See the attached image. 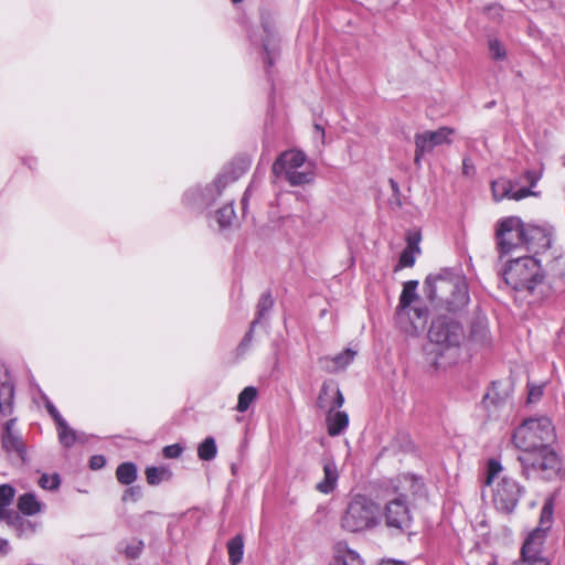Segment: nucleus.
<instances>
[{"label":"nucleus","mask_w":565,"mask_h":565,"mask_svg":"<svg viewBox=\"0 0 565 565\" xmlns=\"http://www.w3.org/2000/svg\"><path fill=\"white\" fill-rule=\"evenodd\" d=\"M554 438V426L551 419L544 416L525 419L512 436L513 444L522 452L547 446Z\"/></svg>","instance_id":"6e6552de"},{"label":"nucleus","mask_w":565,"mask_h":565,"mask_svg":"<svg viewBox=\"0 0 565 565\" xmlns=\"http://www.w3.org/2000/svg\"><path fill=\"white\" fill-rule=\"evenodd\" d=\"M344 403V397L333 381H326L319 392L317 405L326 413L339 409Z\"/></svg>","instance_id":"4468645a"},{"label":"nucleus","mask_w":565,"mask_h":565,"mask_svg":"<svg viewBox=\"0 0 565 565\" xmlns=\"http://www.w3.org/2000/svg\"><path fill=\"white\" fill-rule=\"evenodd\" d=\"M257 397V388L254 386H247L245 387L239 394H238V401L236 409L239 413L246 412L249 406L254 403V401Z\"/></svg>","instance_id":"cd10ccee"},{"label":"nucleus","mask_w":565,"mask_h":565,"mask_svg":"<svg viewBox=\"0 0 565 565\" xmlns=\"http://www.w3.org/2000/svg\"><path fill=\"white\" fill-rule=\"evenodd\" d=\"M415 252H419L417 243L408 239L407 247L401 254L398 266L412 267L415 264Z\"/></svg>","instance_id":"2f4dec72"},{"label":"nucleus","mask_w":565,"mask_h":565,"mask_svg":"<svg viewBox=\"0 0 565 565\" xmlns=\"http://www.w3.org/2000/svg\"><path fill=\"white\" fill-rule=\"evenodd\" d=\"M386 524L390 527L404 530L411 524V513L406 502V494L399 493L396 498L390 500L384 511Z\"/></svg>","instance_id":"ddd939ff"},{"label":"nucleus","mask_w":565,"mask_h":565,"mask_svg":"<svg viewBox=\"0 0 565 565\" xmlns=\"http://www.w3.org/2000/svg\"><path fill=\"white\" fill-rule=\"evenodd\" d=\"M497 244L500 253L510 254L524 249L539 254L551 247L550 235L541 227L526 225L518 216L500 220L495 230Z\"/></svg>","instance_id":"f257e3e1"},{"label":"nucleus","mask_w":565,"mask_h":565,"mask_svg":"<svg viewBox=\"0 0 565 565\" xmlns=\"http://www.w3.org/2000/svg\"><path fill=\"white\" fill-rule=\"evenodd\" d=\"M381 515L380 505L371 498L362 494L352 497L342 516L341 527L347 532L356 533L374 527Z\"/></svg>","instance_id":"423d86ee"},{"label":"nucleus","mask_w":565,"mask_h":565,"mask_svg":"<svg viewBox=\"0 0 565 565\" xmlns=\"http://www.w3.org/2000/svg\"><path fill=\"white\" fill-rule=\"evenodd\" d=\"M273 305H274V300L269 294H264L260 297L258 305H257V319H255L252 322V328H254L256 326V323H258L262 320V318L271 309ZM250 330H253V329H250ZM250 337H252V331H249L246 334L244 342H248L250 340Z\"/></svg>","instance_id":"bb28decb"},{"label":"nucleus","mask_w":565,"mask_h":565,"mask_svg":"<svg viewBox=\"0 0 565 565\" xmlns=\"http://www.w3.org/2000/svg\"><path fill=\"white\" fill-rule=\"evenodd\" d=\"M552 516H553V502L550 499L545 502V504L542 508L540 526H537L535 529V530L543 531V540L545 539L546 531L551 527Z\"/></svg>","instance_id":"473e14b6"},{"label":"nucleus","mask_w":565,"mask_h":565,"mask_svg":"<svg viewBox=\"0 0 565 565\" xmlns=\"http://www.w3.org/2000/svg\"><path fill=\"white\" fill-rule=\"evenodd\" d=\"M228 561L231 565H237L242 562L244 555V540L237 534L227 543Z\"/></svg>","instance_id":"b1692460"},{"label":"nucleus","mask_w":565,"mask_h":565,"mask_svg":"<svg viewBox=\"0 0 565 565\" xmlns=\"http://www.w3.org/2000/svg\"><path fill=\"white\" fill-rule=\"evenodd\" d=\"M326 423L328 434L332 437L339 436L349 425V415L345 412L335 409L327 413Z\"/></svg>","instance_id":"aec40b11"},{"label":"nucleus","mask_w":565,"mask_h":565,"mask_svg":"<svg viewBox=\"0 0 565 565\" xmlns=\"http://www.w3.org/2000/svg\"><path fill=\"white\" fill-rule=\"evenodd\" d=\"M403 479V482L409 484L414 492L420 488L419 481L413 476H405Z\"/></svg>","instance_id":"de8ad7c7"},{"label":"nucleus","mask_w":565,"mask_h":565,"mask_svg":"<svg viewBox=\"0 0 565 565\" xmlns=\"http://www.w3.org/2000/svg\"><path fill=\"white\" fill-rule=\"evenodd\" d=\"M424 288L430 300L437 301L448 311H458L468 305V287L458 273L444 269L437 275H430L426 278Z\"/></svg>","instance_id":"7ed1b4c3"},{"label":"nucleus","mask_w":565,"mask_h":565,"mask_svg":"<svg viewBox=\"0 0 565 565\" xmlns=\"http://www.w3.org/2000/svg\"><path fill=\"white\" fill-rule=\"evenodd\" d=\"M523 473L527 477L537 475L543 479H553L562 471V460L558 454L548 445L522 452L519 456Z\"/></svg>","instance_id":"1a4fd4ad"},{"label":"nucleus","mask_w":565,"mask_h":565,"mask_svg":"<svg viewBox=\"0 0 565 565\" xmlns=\"http://www.w3.org/2000/svg\"><path fill=\"white\" fill-rule=\"evenodd\" d=\"M483 402L486 405L495 404L494 387L486 394Z\"/></svg>","instance_id":"09e8293b"},{"label":"nucleus","mask_w":565,"mask_h":565,"mask_svg":"<svg viewBox=\"0 0 565 565\" xmlns=\"http://www.w3.org/2000/svg\"><path fill=\"white\" fill-rule=\"evenodd\" d=\"M106 465V459L102 455H95L89 459V467L93 470L102 469Z\"/></svg>","instance_id":"a18cd8bd"},{"label":"nucleus","mask_w":565,"mask_h":565,"mask_svg":"<svg viewBox=\"0 0 565 565\" xmlns=\"http://www.w3.org/2000/svg\"><path fill=\"white\" fill-rule=\"evenodd\" d=\"M139 490L137 488H129L125 491L124 500H128L129 497H138Z\"/></svg>","instance_id":"603ef678"},{"label":"nucleus","mask_w":565,"mask_h":565,"mask_svg":"<svg viewBox=\"0 0 565 565\" xmlns=\"http://www.w3.org/2000/svg\"><path fill=\"white\" fill-rule=\"evenodd\" d=\"M543 531L534 530L529 534L521 550V558L511 565H548L542 556Z\"/></svg>","instance_id":"f8f14e48"},{"label":"nucleus","mask_w":565,"mask_h":565,"mask_svg":"<svg viewBox=\"0 0 565 565\" xmlns=\"http://www.w3.org/2000/svg\"><path fill=\"white\" fill-rule=\"evenodd\" d=\"M543 395V386L542 385H531L529 387V402L534 403L537 402Z\"/></svg>","instance_id":"37998d69"},{"label":"nucleus","mask_w":565,"mask_h":565,"mask_svg":"<svg viewBox=\"0 0 565 565\" xmlns=\"http://www.w3.org/2000/svg\"><path fill=\"white\" fill-rule=\"evenodd\" d=\"M14 423L15 418H11L4 424L2 434V448L7 452H15L22 457L24 452V445L21 436L13 429Z\"/></svg>","instance_id":"f3484780"},{"label":"nucleus","mask_w":565,"mask_h":565,"mask_svg":"<svg viewBox=\"0 0 565 565\" xmlns=\"http://www.w3.org/2000/svg\"><path fill=\"white\" fill-rule=\"evenodd\" d=\"M13 384L6 365L0 362V418L13 412Z\"/></svg>","instance_id":"2eb2a0df"},{"label":"nucleus","mask_w":565,"mask_h":565,"mask_svg":"<svg viewBox=\"0 0 565 565\" xmlns=\"http://www.w3.org/2000/svg\"><path fill=\"white\" fill-rule=\"evenodd\" d=\"M489 51L493 60L502 61L507 56V52L501 42L497 39L489 40Z\"/></svg>","instance_id":"c9c22d12"},{"label":"nucleus","mask_w":565,"mask_h":565,"mask_svg":"<svg viewBox=\"0 0 565 565\" xmlns=\"http://www.w3.org/2000/svg\"><path fill=\"white\" fill-rule=\"evenodd\" d=\"M379 565H408V564L403 561L387 558V559H383Z\"/></svg>","instance_id":"864d4df0"},{"label":"nucleus","mask_w":565,"mask_h":565,"mask_svg":"<svg viewBox=\"0 0 565 565\" xmlns=\"http://www.w3.org/2000/svg\"><path fill=\"white\" fill-rule=\"evenodd\" d=\"M315 136L324 142V129L319 124L315 125Z\"/></svg>","instance_id":"3c124183"},{"label":"nucleus","mask_w":565,"mask_h":565,"mask_svg":"<svg viewBox=\"0 0 565 565\" xmlns=\"http://www.w3.org/2000/svg\"><path fill=\"white\" fill-rule=\"evenodd\" d=\"M356 356V351L350 348L334 356H322L319 359V364L328 373H337L345 370Z\"/></svg>","instance_id":"dca6fc26"},{"label":"nucleus","mask_w":565,"mask_h":565,"mask_svg":"<svg viewBox=\"0 0 565 565\" xmlns=\"http://www.w3.org/2000/svg\"><path fill=\"white\" fill-rule=\"evenodd\" d=\"M10 545L6 539L0 537V555H6L9 553Z\"/></svg>","instance_id":"8fccbe9b"},{"label":"nucleus","mask_w":565,"mask_h":565,"mask_svg":"<svg viewBox=\"0 0 565 565\" xmlns=\"http://www.w3.org/2000/svg\"><path fill=\"white\" fill-rule=\"evenodd\" d=\"M532 192L530 189H526V188H522L518 191H513L511 192V199L515 200V201H520L529 195H531Z\"/></svg>","instance_id":"49530a36"},{"label":"nucleus","mask_w":565,"mask_h":565,"mask_svg":"<svg viewBox=\"0 0 565 565\" xmlns=\"http://www.w3.org/2000/svg\"><path fill=\"white\" fill-rule=\"evenodd\" d=\"M323 480L317 483L316 489L329 494L335 489L339 479L338 467L333 459L323 460Z\"/></svg>","instance_id":"a211bd4d"},{"label":"nucleus","mask_w":565,"mask_h":565,"mask_svg":"<svg viewBox=\"0 0 565 565\" xmlns=\"http://www.w3.org/2000/svg\"><path fill=\"white\" fill-rule=\"evenodd\" d=\"M172 472L168 467H148L146 469L147 482L151 486H157L163 481H169Z\"/></svg>","instance_id":"393cba45"},{"label":"nucleus","mask_w":565,"mask_h":565,"mask_svg":"<svg viewBox=\"0 0 565 565\" xmlns=\"http://www.w3.org/2000/svg\"><path fill=\"white\" fill-rule=\"evenodd\" d=\"M484 484L493 486V503L503 513H511L515 509L524 491L518 481L504 475L497 459L487 462Z\"/></svg>","instance_id":"39448f33"},{"label":"nucleus","mask_w":565,"mask_h":565,"mask_svg":"<svg viewBox=\"0 0 565 565\" xmlns=\"http://www.w3.org/2000/svg\"><path fill=\"white\" fill-rule=\"evenodd\" d=\"M58 436V441L65 448L73 447L77 441H84V434L75 431L66 420L55 425Z\"/></svg>","instance_id":"4be33fe9"},{"label":"nucleus","mask_w":565,"mask_h":565,"mask_svg":"<svg viewBox=\"0 0 565 565\" xmlns=\"http://www.w3.org/2000/svg\"><path fill=\"white\" fill-rule=\"evenodd\" d=\"M503 278L512 289L525 292L530 302L542 300L550 291L539 262L530 256H520L509 262Z\"/></svg>","instance_id":"f03ea898"},{"label":"nucleus","mask_w":565,"mask_h":565,"mask_svg":"<svg viewBox=\"0 0 565 565\" xmlns=\"http://www.w3.org/2000/svg\"><path fill=\"white\" fill-rule=\"evenodd\" d=\"M117 480L121 484H131L137 479V467L132 462H124L117 467Z\"/></svg>","instance_id":"a878e982"},{"label":"nucleus","mask_w":565,"mask_h":565,"mask_svg":"<svg viewBox=\"0 0 565 565\" xmlns=\"http://www.w3.org/2000/svg\"><path fill=\"white\" fill-rule=\"evenodd\" d=\"M492 194L495 201H501L504 198L511 199L512 184L507 179H498L491 183Z\"/></svg>","instance_id":"c85d7f7f"},{"label":"nucleus","mask_w":565,"mask_h":565,"mask_svg":"<svg viewBox=\"0 0 565 565\" xmlns=\"http://www.w3.org/2000/svg\"><path fill=\"white\" fill-rule=\"evenodd\" d=\"M183 448L179 444L166 446L162 450L163 456L168 459H175L181 456Z\"/></svg>","instance_id":"58836bf2"},{"label":"nucleus","mask_w":565,"mask_h":565,"mask_svg":"<svg viewBox=\"0 0 565 565\" xmlns=\"http://www.w3.org/2000/svg\"><path fill=\"white\" fill-rule=\"evenodd\" d=\"M554 275L557 276L565 286V258H559L553 266Z\"/></svg>","instance_id":"a19ab883"},{"label":"nucleus","mask_w":565,"mask_h":565,"mask_svg":"<svg viewBox=\"0 0 565 565\" xmlns=\"http://www.w3.org/2000/svg\"><path fill=\"white\" fill-rule=\"evenodd\" d=\"M234 217H235V212H234L232 203L222 206L216 212V221L221 228H225V227L230 226L232 224V221L234 220Z\"/></svg>","instance_id":"72a5a7b5"},{"label":"nucleus","mask_w":565,"mask_h":565,"mask_svg":"<svg viewBox=\"0 0 565 565\" xmlns=\"http://www.w3.org/2000/svg\"><path fill=\"white\" fill-rule=\"evenodd\" d=\"M19 516L12 510H9L8 507L0 508V521H7L8 523H12L14 520H18Z\"/></svg>","instance_id":"c03bdc74"},{"label":"nucleus","mask_w":565,"mask_h":565,"mask_svg":"<svg viewBox=\"0 0 565 565\" xmlns=\"http://www.w3.org/2000/svg\"><path fill=\"white\" fill-rule=\"evenodd\" d=\"M15 490L10 484L0 486V508L9 507L14 498Z\"/></svg>","instance_id":"e433bc0d"},{"label":"nucleus","mask_w":565,"mask_h":565,"mask_svg":"<svg viewBox=\"0 0 565 565\" xmlns=\"http://www.w3.org/2000/svg\"><path fill=\"white\" fill-rule=\"evenodd\" d=\"M61 483L60 477L57 473L47 475L43 473L39 479V486L44 490H56L58 489Z\"/></svg>","instance_id":"f704fd0d"},{"label":"nucleus","mask_w":565,"mask_h":565,"mask_svg":"<svg viewBox=\"0 0 565 565\" xmlns=\"http://www.w3.org/2000/svg\"><path fill=\"white\" fill-rule=\"evenodd\" d=\"M563 164L565 166V156L563 157Z\"/></svg>","instance_id":"bf43d9fd"},{"label":"nucleus","mask_w":565,"mask_h":565,"mask_svg":"<svg viewBox=\"0 0 565 565\" xmlns=\"http://www.w3.org/2000/svg\"><path fill=\"white\" fill-rule=\"evenodd\" d=\"M21 526L24 529H29L31 533L35 532V525L32 524L30 521H22Z\"/></svg>","instance_id":"6e6d98bb"},{"label":"nucleus","mask_w":565,"mask_h":565,"mask_svg":"<svg viewBox=\"0 0 565 565\" xmlns=\"http://www.w3.org/2000/svg\"><path fill=\"white\" fill-rule=\"evenodd\" d=\"M465 333L462 326L450 317L435 319L428 331V338L435 348L431 353L436 355L435 364L444 366L458 360L460 344Z\"/></svg>","instance_id":"20e7f679"},{"label":"nucleus","mask_w":565,"mask_h":565,"mask_svg":"<svg viewBox=\"0 0 565 565\" xmlns=\"http://www.w3.org/2000/svg\"><path fill=\"white\" fill-rule=\"evenodd\" d=\"M329 565H365V562L356 551L339 543Z\"/></svg>","instance_id":"6ab92c4d"},{"label":"nucleus","mask_w":565,"mask_h":565,"mask_svg":"<svg viewBox=\"0 0 565 565\" xmlns=\"http://www.w3.org/2000/svg\"><path fill=\"white\" fill-rule=\"evenodd\" d=\"M45 407H46V411L49 412V414L51 415V417L53 418L55 425H57L61 422L65 420L63 418V416L60 414V412L57 411V408L53 405V403L51 401L47 399L45 402Z\"/></svg>","instance_id":"79ce46f5"},{"label":"nucleus","mask_w":565,"mask_h":565,"mask_svg":"<svg viewBox=\"0 0 565 565\" xmlns=\"http://www.w3.org/2000/svg\"><path fill=\"white\" fill-rule=\"evenodd\" d=\"M264 31L268 34V35H271V30L269 29V26L267 24H264Z\"/></svg>","instance_id":"4d7b16f0"},{"label":"nucleus","mask_w":565,"mask_h":565,"mask_svg":"<svg viewBox=\"0 0 565 565\" xmlns=\"http://www.w3.org/2000/svg\"><path fill=\"white\" fill-rule=\"evenodd\" d=\"M263 46H264L265 52L268 55V63L271 65L273 61H271V56H270V54H271L270 41L269 40H265Z\"/></svg>","instance_id":"5fc2aeb1"},{"label":"nucleus","mask_w":565,"mask_h":565,"mask_svg":"<svg viewBox=\"0 0 565 565\" xmlns=\"http://www.w3.org/2000/svg\"><path fill=\"white\" fill-rule=\"evenodd\" d=\"M44 507V503H42L32 492L21 494L18 499V509L24 515H35L41 513Z\"/></svg>","instance_id":"412c9836"},{"label":"nucleus","mask_w":565,"mask_h":565,"mask_svg":"<svg viewBox=\"0 0 565 565\" xmlns=\"http://www.w3.org/2000/svg\"><path fill=\"white\" fill-rule=\"evenodd\" d=\"M233 2L237 3V2H241L242 0H232Z\"/></svg>","instance_id":"13d9d810"},{"label":"nucleus","mask_w":565,"mask_h":565,"mask_svg":"<svg viewBox=\"0 0 565 565\" xmlns=\"http://www.w3.org/2000/svg\"><path fill=\"white\" fill-rule=\"evenodd\" d=\"M476 173V166L469 157L462 160V174L467 178L473 177Z\"/></svg>","instance_id":"ea45409f"},{"label":"nucleus","mask_w":565,"mask_h":565,"mask_svg":"<svg viewBox=\"0 0 565 565\" xmlns=\"http://www.w3.org/2000/svg\"><path fill=\"white\" fill-rule=\"evenodd\" d=\"M217 447L213 437L205 438L198 447V456L201 460L210 461L216 457Z\"/></svg>","instance_id":"7c9ffc66"},{"label":"nucleus","mask_w":565,"mask_h":565,"mask_svg":"<svg viewBox=\"0 0 565 565\" xmlns=\"http://www.w3.org/2000/svg\"><path fill=\"white\" fill-rule=\"evenodd\" d=\"M235 180L236 178L231 173H221L212 184L206 185L204 189L194 186L186 190L183 200L189 205L199 207L210 206L221 195L223 189Z\"/></svg>","instance_id":"9d476101"},{"label":"nucleus","mask_w":565,"mask_h":565,"mask_svg":"<svg viewBox=\"0 0 565 565\" xmlns=\"http://www.w3.org/2000/svg\"><path fill=\"white\" fill-rule=\"evenodd\" d=\"M417 281L409 280L404 284L402 295L399 297V310H406L416 298Z\"/></svg>","instance_id":"c756f323"},{"label":"nucleus","mask_w":565,"mask_h":565,"mask_svg":"<svg viewBox=\"0 0 565 565\" xmlns=\"http://www.w3.org/2000/svg\"><path fill=\"white\" fill-rule=\"evenodd\" d=\"M273 173L286 180L291 186L308 184L313 181L315 173L307 162L305 152L298 149L286 150L273 164Z\"/></svg>","instance_id":"0eeeda50"},{"label":"nucleus","mask_w":565,"mask_h":565,"mask_svg":"<svg viewBox=\"0 0 565 565\" xmlns=\"http://www.w3.org/2000/svg\"><path fill=\"white\" fill-rule=\"evenodd\" d=\"M455 132L452 128L440 127L435 131H424L415 135V158L414 162L420 166L422 158L440 145H450V136Z\"/></svg>","instance_id":"9b49d317"},{"label":"nucleus","mask_w":565,"mask_h":565,"mask_svg":"<svg viewBox=\"0 0 565 565\" xmlns=\"http://www.w3.org/2000/svg\"><path fill=\"white\" fill-rule=\"evenodd\" d=\"M143 548V542L141 540L134 539L129 542L125 548V553L130 558H136L140 555Z\"/></svg>","instance_id":"4c0bfd02"},{"label":"nucleus","mask_w":565,"mask_h":565,"mask_svg":"<svg viewBox=\"0 0 565 565\" xmlns=\"http://www.w3.org/2000/svg\"><path fill=\"white\" fill-rule=\"evenodd\" d=\"M407 316L411 321V330H407L411 334H418L424 331L427 323L428 311L426 308H409Z\"/></svg>","instance_id":"5701e85b"}]
</instances>
